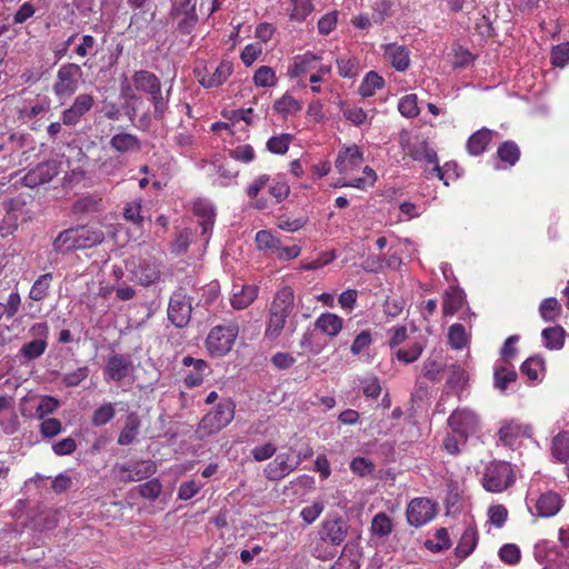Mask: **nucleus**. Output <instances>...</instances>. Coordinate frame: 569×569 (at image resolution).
<instances>
[{
	"label": "nucleus",
	"instance_id": "f257e3e1",
	"mask_svg": "<svg viewBox=\"0 0 569 569\" xmlns=\"http://www.w3.org/2000/svg\"><path fill=\"white\" fill-rule=\"evenodd\" d=\"M121 92L123 97L134 100H141L134 92L148 96L153 107V118L157 120H162L168 111L170 89L163 94L160 79L149 70L134 71L131 83L121 84Z\"/></svg>",
	"mask_w": 569,
	"mask_h": 569
},
{
	"label": "nucleus",
	"instance_id": "f03ea898",
	"mask_svg": "<svg viewBox=\"0 0 569 569\" xmlns=\"http://www.w3.org/2000/svg\"><path fill=\"white\" fill-rule=\"evenodd\" d=\"M399 144L405 156L410 157L415 161L433 164L431 170H425V177L427 179H430L435 174L439 180L443 181L446 186L449 184L445 179V172L448 170L449 163L440 167L437 152L426 140L419 139V137H412L410 132L403 130L399 134Z\"/></svg>",
	"mask_w": 569,
	"mask_h": 569
},
{
	"label": "nucleus",
	"instance_id": "7ed1b4c3",
	"mask_svg": "<svg viewBox=\"0 0 569 569\" xmlns=\"http://www.w3.org/2000/svg\"><path fill=\"white\" fill-rule=\"evenodd\" d=\"M236 413V402L231 398L221 399L210 411H208L197 426V437L208 438L218 433L231 423Z\"/></svg>",
	"mask_w": 569,
	"mask_h": 569
},
{
	"label": "nucleus",
	"instance_id": "20e7f679",
	"mask_svg": "<svg viewBox=\"0 0 569 569\" xmlns=\"http://www.w3.org/2000/svg\"><path fill=\"white\" fill-rule=\"evenodd\" d=\"M516 481L515 471L509 462L490 461L483 471L482 487L492 493H500L510 488Z\"/></svg>",
	"mask_w": 569,
	"mask_h": 569
},
{
	"label": "nucleus",
	"instance_id": "39448f33",
	"mask_svg": "<svg viewBox=\"0 0 569 569\" xmlns=\"http://www.w3.org/2000/svg\"><path fill=\"white\" fill-rule=\"evenodd\" d=\"M239 326L237 322L214 326L207 336L206 348L212 357H223L231 349L238 337Z\"/></svg>",
	"mask_w": 569,
	"mask_h": 569
},
{
	"label": "nucleus",
	"instance_id": "423d86ee",
	"mask_svg": "<svg viewBox=\"0 0 569 569\" xmlns=\"http://www.w3.org/2000/svg\"><path fill=\"white\" fill-rule=\"evenodd\" d=\"M82 74L83 72L79 64L73 62L62 64L57 71L52 86L54 96L60 101L70 99L77 92Z\"/></svg>",
	"mask_w": 569,
	"mask_h": 569
},
{
	"label": "nucleus",
	"instance_id": "0eeeda50",
	"mask_svg": "<svg viewBox=\"0 0 569 569\" xmlns=\"http://www.w3.org/2000/svg\"><path fill=\"white\" fill-rule=\"evenodd\" d=\"M448 427L455 433L460 436L462 440H468L470 436L476 435L480 430V418L471 409L457 408L447 419Z\"/></svg>",
	"mask_w": 569,
	"mask_h": 569
},
{
	"label": "nucleus",
	"instance_id": "6e6552de",
	"mask_svg": "<svg viewBox=\"0 0 569 569\" xmlns=\"http://www.w3.org/2000/svg\"><path fill=\"white\" fill-rule=\"evenodd\" d=\"M29 333L34 337L33 340L24 343L19 355L28 361L40 358L48 348L49 326L47 322H36L29 328Z\"/></svg>",
	"mask_w": 569,
	"mask_h": 569
},
{
	"label": "nucleus",
	"instance_id": "1a4fd4ad",
	"mask_svg": "<svg viewBox=\"0 0 569 569\" xmlns=\"http://www.w3.org/2000/svg\"><path fill=\"white\" fill-rule=\"evenodd\" d=\"M157 471V465L151 460H139L132 463H116L113 472L120 482L141 481L150 478Z\"/></svg>",
	"mask_w": 569,
	"mask_h": 569
},
{
	"label": "nucleus",
	"instance_id": "9d476101",
	"mask_svg": "<svg viewBox=\"0 0 569 569\" xmlns=\"http://www.w3.org/2000/svg\"><path fill=\"white\" fill-rule=\"evenodd\" d=\"M349 525L341 516L327 517L320 525L318 535L322 542L340 546L348 536Z\"/></svg>",
	"mask_w": 569,
	"mask_h": 569
},
{
	"label": "nucleus",
	"instance_id": "9b49d317",
	"mask_svg": "<svg viewBox=\"0 0 569 569\" xmlns=\"http://www.w3.org/2000/svg\"><path fill=\"white\" fill-rule=\"evenodd\" d=\"M437 513V505L428 498H415L407 506L406 516L410 526L422 527L431 521Z\"/></svg>",
	"mask_w": 569,
	"mask_h": 569
},
{
	"label": "nucleus",
	"instance_id": "f8f14e48",
	"mask_svg": "<svg viewBox=\"0 0 569 569\" xmlns=\"http://www.w3.org/2000/svg\"><path fill=\"white\" fill-rule=\"evenodd\" d=\"M233 72V63L229 60H221L213 71L207 66L194 69V76L199 83L206 89L222 86Z\"/></svg>",
	"mask_w": 569,
	"mask_h": 569
},
{
	"label": "nucleus",
	"instance_id": "ddd939ff",
	"mask_svg": "<svg viewBox=\"0 0 569 569\" xmlns=\"http://www.w3.org/2000/svg\"><path fill=\"white\" fill-rule=\"evenodd\" d=\"M191 300L182 291L172 293L168 306V319L177 328L186 327L191 318Z\"/></svg>",
	"mask_w": 569,
	"mask_h": 569
},
{
	"label": "nucleus",
	"instance_id": "4468645a",
	"mask_svg": "<svg viewBox=\"0 0 569 569\" xmlns=\"http://www.w3.org/2000/svg\"><path fill=\"white\" fill-rule=\"evenodd\" d=\"M133 370L132 360L129 355L112 352L106 360L103 379L106 381L121 382Z\"/></svg>",
	"mask_w": 569,
	"mask_h": 569
},
{
	"label": "nucleus",
	"instance_id": "2eb2a0df",
	"mask_svg": "<svg viewBox=\"0 0 569 569\" xmlns=\"http://www.w3.org/2000/svg\"><path fill=\"white\" fill-rule=\"evenodd\" d=\"M94 104V98L90 93H80L76 97L72 104L64 109L61 114L62 123L66 126H76L82 117L87 114Z\"/></svg>",
	"mask_w": 569,
	"mask_h": 569
},
{
	"label": "nucleus",
	"instance_id": "dca6fc26",
	"mask_svg": "<svg viewBox=\"0 0 569 569\" xmlns=\"http://www.w3.org/2000/svg\"><path fill=\"white\" fill-rule=\"evenodd\" d=\"M58 164L56 161H44L30 169L22 178L23 186L36 188L40 184L50 182L58 176Z\"/></svg>",
	"mask_w": 569,
	"mask_h": 569
},
{
	"label": "nucleus",
	"instance_id": "f3484780",
	"mask_svg": "<svg viewBox=\"0 0 569 569\" xmlns=\"http://www.w3.org/2000/svg\"><path fill=\"white\" fill-rule=\"evenodd\" d=\"M362 162V151L357 144H351L339 150L335 166L339 173L348 174L360 168Z\"/></svg>",
	"mask_w": 569,
	"mask_h": 569
},
{
	"label": "nucleus",
	"instance_id": "a211bd4d",
	"mask_svg": "<svg viewBox=\"0 0 569 569\" xmlns=\"http://www.w3.org/2000/svg\"><path fill=\"white\" fill-rule=\"evenodd\" d=\"M530 428L517 420H505L498 430V439L506 447H512L520 438L530 436Z\"/></svg>",
	"mask_w": 569,
	"mask_h": 569
},
{
	"label": "nucleus",
	"instance_id": "6ab92c4d",
	"mask_svg": "<svg viewBox=\"0 0 569 569\" xmlns=\"http://www.w3.org/2000/svg\"><path fill=\"white\" fill-rule=\"evenodd\" d=\"M561 507V497L557 492L547 491L537 498L533 515L541 518H550L556 516Z\"/></svg>",
	"mask_w": 569,
	"mask_h": 569
},
{
	"label": "nucleus",
	"instance_id": "aec40b11",
	"mask_svg": "<svg viewBox=\"0 0 569 569\" xmlns=\"http://www.w3.org/2000/svg\"><path fill=\"white\" fill-rule=\"evenodd\" d=\"M289 453L278 455L271 462L266 466L263 470L266 478L271 481H280L295 469H297L300 460H298L295 466H291L289 463Z\"/></svg>",
	"mask_w": 569,
	"mask_h": 569
},
{
	"label": "nucleus",
	"instance_id": "412c9836",
	"mask_svg": "<svg viewBox=\"0 0 569 569\" xmlns=\"http://www.w3.org/2000/svg\"><path fill=\"white\" fill-rule=\"evenodd\" d=\"M321 60L320 56H317L310 51L293 57L292 62L289 64L287 74L291 79L305 76L309 71L316 69L317 63Z\"/></svg>",
	"mask_w": 569,
	"mask_h": 569
},
{
	"label": "nucleus",
	"instance_id": "4be33fe9",
	"mask_svg": "<svg viewBox=\"0 0 569 569\" xmlns=\"http://www.w3.org/2000/svg\"><path fill=\"white\" fill-rule=\"evenodd\" d=\"M383 56L397 71H406L410 64V54L406 46L387 43L382 46Z\"/></svg>",
	"mask_w": 569,
	"mask_h": 569
},
{
	"label": "nucleus",
	"instance_id": "5701e85b",
	"mask_svg": "<svg viewBox=\"0 0 569 569\" xmlns=\"http://www.w3.org/2000/svg\"><path fill=\"white\" fill-rule=\"evenodd\" d=\"M293 289L289 286L282 287L276 292L269 308V313L282 315L284 318H288L293 309Z\"/></svg>",
	"mask_w": 569,
	"mask_h": 569
},
{
	"label": "nucleus",
	"instance_id": "b1692460",
	"mask_svg": "<svg viewBox=\"0 0 569 569\" xmlns=\"http://www.w3.org/2000/svg\"><path fill=\"white\" fill-rule=\"evenodd\" d=\"M110 148L118 153L140 152L142 144L138 136L129 132H119L109 141Z\"/></svg>",
	"mask_w": 569,
	"mask_h": 569
},
{
	"label": "nucleus",
	"instance_id": "393cba45",
	"mask_svg": "<svg viewBox=\"0 0 569 569\" xmlns=\"http://www.w3.org/2000/svg\"><path fill=\"white\" fill-rule=\"evenodd\" d=\"M193 214L199 218V224L202 229L201 233L207 236L213 228L216 212L212 204L206 200H197L192 207Z\"/></svg>",
	"mask_w": 569,
	"mask_h": 569
},
{
	"label": "nucleus",
	"instance_id": "a878e982",
	"mask_svg": "<svg viewBox=\"0 0 569 569\" xmlns=\"http://www.w3.org/2000/svg\"><path fill=\"white\" fill-rule=\"evenodd\" d=\"M258 296V287L252 284L233 286V293L230 299L231 306L237 310L248 308Z\"/></svg>",
	"mask_w": 569,
	"mask_h": 569
},
{
	"label": "nucleus",
	"instance_id": "bb28decb",
	"mask_svg": "<svg viewBox=\"0 0 569 569\" xmlns=\"http://www.w3.org/2000/svg\"><path fill=\"white\" fill-rule=\"evenodd\" d=\"M72 229L77 236L79 249L92 248L101 243L104 239L103 232L92 227L80 226Z\"/></svg>",
	"mask_w": 569,
	"mask_h": 569
},
{
	"label": "nucleus",
	"instance_id": "cd10ccee",
	"mask_svg": "<svg viewBox=\"0 0 569 569\" xmlns=\"http://www.w3.org/2000/svg\"><path fill=\"white\" fill-rule=\"evenodd\" d=\"M134 276L141 286L148 287L160 279L161 266L157 261H143L138 266Z\"/></svg>",
	"mask_w": 569,
	"mask_h": 569
},
{
	"label": "nucleus",
	"instance_id": "c85d7f7f",
	"mask_svg": "<svg viewBox=\"0 0 569 569\" xmlns=\"http://www.w3.org/2000/svg\"><path fill=\"white\" fill-rule=\"evenodd\" d=\"M493 131L488 128H481L472 133L466 144L467 151L471 156H480L486 150L492 139Z\"/></svg>",
	"mask_w": 569,
	"mask_h": 569
},
{
	"label": "nucleus",
	"instance_id": "c756f323",
	"mask_svg": "<svg viewBox=\"0 0 569 569\" xmlns=\"http://www.w3.org/2000/svg\"><path fill=\"white\" fill-rule=\"evenodd\" d=\"M315 326L322 333L336 337L342 330L343 319L336 313L325 312L317 318Z\"/></svg>",
	"mask_w": 569,
	"mask_h": 569
},
{
	"label": "nucleus",
	"instance_id": "7c9ffc66",
	"mask_svg": "<svg viewBox=\"0 0 569 569\" xmlns=\"http://www.w3.org/2000/svg\"><path fill=\"white\" fill-rule=\"evenodd\" d=\"M141 421L136 412L127 415L124 426L118 437V443L121 446H128L134 441L139 433Z\"/></svg>",
	"mask_w": 569,
	"mask_h": 569
},
{
	"label": "nucleus",
	"instance_id": "2f4dec72",
	"mask_svg": "<svg viewBox=\"0 0 569 569\" xmlns=\"http://www.w3.org/2000/svg\"><path fill=\"white\" fill-rule=\"evenodd\" d=\"M361 555L352 546L346 545L341 555L330 567V569H360Z\"/></svg>",
	"mask_w": 569,
	"mask_h": 569
},
{
	"label": "nucleus",
	"instance_id": "473e14b6",
	"mask_svg": "<svg viewBox=\"0 0 569 569\" xmlns=\"http://www.w3.org/2000/svg\"><path fill=\"white\" fill-rule=\"evenodd\" d=\"M463 303V292L458 289L450 287L446 290L442 300V313L445 317L453 316L461 309Z\"/></svg>",
	"mask_w": 569,
	"mask_h": 569
},
{
	"label": "nucleus",
	"instance_id": "72a5a7b5",
	"mask_svg": "<svg viewBox=\"0 0 569 569\" xmlns=\"http://www.w3.org/2000/svg\"><path fill=\"white\" fill-rule=\"evenodd\" d=\"M551 453L561 463L569 460V430L560 431L553 437Z\"/></svg>",
	"mask_w": 569,
	"mask_h": 569
},
{
	"label": "nucleus",
	"instance_id": "f704fd0d",
	"mask_svg": "<svg viewBox=\"0 0 569 569\" xmlns=\"http://www.w3.org/2000/svg\"><path fill=\"white\" fill-rule=\"evenodd\" d=\"M520 371L528 380L535 382L539 381L545 371V360L539 356L529 357L520 366Z\"/></svg>",
	"mask_w": 569,
	"mask_h": 569
},
{
	"label": "nucleus",
	"instance_id": "c9c22d12",
	"mask_svg": "<svg viewBox=\"0 0 569 569\" xmlns=\"http://www.w3.org/2000/svg\"><path fill=\"white\" fill-rule=\"evenodd\" d=\"M53 249L59 253H68L74 250H80L78 247L77 236L73 229L61 231L53 241Z\"/></svg>",
	"mask_w": 569,
	"mask_h": 569
},
{
	"label": "nucleus",
	"instance_id": "e433bc0d",
	"mask_svg": "<svg viewBox=\"0 0 569 569\" xmlns=\"http://www.w3.org/2000/svg\"><path fill=\"white\" fill-rule=\"evenodd\" d=\"M566 332L562 327L546 328L541 332L543 345L550 350H559L563 347Z\"/></svg>",
	"mask_w": 569,
	"mask_h": 569
},
{
	"label": "nucleus",
	"instance_id": "4c0bfd02",
	"mask_svg": "<svg viewBox=\"0 0 569 569\" xmlns=\"http://www.w3.org/2000/svg\"><path fill=\"white\" fill-rule=\"evenodd\" d=\"M518 375L516 370L506 366H496L493 370L495 387L500 391H506L511 383L517 381Z\"/></svg>",
	"mask_w": 569,
	"mask_h": 569
},
{
	"label": "nucleus",
	"instance_id": "58836bf2",
	"mask_svg": "<svg viewBox=\"0 0 569 569\" xmlns=\"http://www.w3.org/2000/svg\"><path fill=\"white\" fill-rule=\"evenodd\" d=\"M385 87V79L375 71H369L359 86V93L363 98L372 97L377 90Z\"/></svg>",
	"mask_w": 569,
	"mask_h": 569
},
{
	"label": "nucleus",
	"instance_id": "ea45409f",
	"mask_svg": "<svg viewBox=\"0 0 569 569\" xmlns=\"http://www.w3.org/2000/svg\"><path fill=\"white\" fill-rule=\"evenodd\" d=\"M52 273L41 274L32 284L29 291V298L33 301H42L48 297L52 283Z\"/></svg>",
	"mask_w": 569,
	"mask_h": 569
},
{
	"label": "nucleus",
	"instance_id": "a19ab883",
	"mask_svg": "<svg viewBox=\"0 0 569 569\" xmlns=\"http://www.w3.org/2000/svg\"><path fill=\"white\" fill-rule=\"evenodd\" d=\"M338 73L342 78L352 79L359 74L360 63L356 57L345 54L336 60Z\"/></svg>",
	"mask_w": 569,
	"mask_h": 569
},
{
	"label": "nucleus",
	"instance_id": "79ce46f5",
	"mask_svg": "<svg viewBox=\"0 0 569 569\" xmlns=\"http://www.w3.org/2000/svg\"><path fill=\"white\" fill-rule=\"evenodd\" d=\"M477 532L473 529H466L455 549L456 556L460 559L467 558L476 548Z\"/></svg>",
	"mask_w": 569,
	"mask_h": 569
},
{
	"label": "nucleus",
	"instance_id": "37998d69",
	"mask_svg": "<svg viewBox=\"0 0 569 569\" xmlns=\"http://www.w3.org/2000/svg\"><path fill=\"white\" fill-rule=\"evenodd\" d=\"M497 156L502 162L512 167L520 158V149L516 142L508 140L498 147Z\"/></svg>",
	"mask_w": 569,
	"mask_h": 569
},
{
	"label": "nucleus",
	"instance_id": "c03bdc74",
	"mask_svg": "<svg viewBox=\"0 0 569 569\" xmlns=\"http://www.w3.org/2000/svg\"><path fill=\"white\" fill-rule=\"evenodd\" d=\"M102 206V198L98 194H88L79 198L73 203L74 213H88L98 211Z\"/></svg>",
	"mask_w": 569,
	"mask_h": 569
},
{
	"label": "nucleus",
	"instance_id": "a18cd8bd",
	"mask_svg": "<svg viewBox=\"0 0 569 569\" xmlns=\"http://www.w3.org/2000/svg\"><path fill=\"white\" fill-rule=\"evenodd\" d=\"M288 318L282 315L269 313L268 321L264 329V338L273 341L278 339L284 328Z\"/></svg>",
	"mask_w": 569,
	"mask_h": 569
},
{
	"label": "nucleus",
	"instance_id": "49530a36",
	"mask_svg": "<svg viewBox=\"0 0 569 569\" xmlns=\"http://www.w3.org/2000/svg\"><path fill=\"white\" fill-rule=\"evenodd\" d=\"M393 530L391 518L386 512H378L371 521V532L378 537H387Z\"/></svg>",
	"mask_w": 569,
	"mask_h": 569
},
{
	"label": "nucleus",
	"instance_id": "de8ad7c7",
	"mask_svg": "<svg viewBox=\"0 0 569 569\" xmlns=\"http://www.w3.org/2000/svg\"><path fill=\"white\" fill-rule=\"evenodd\" d=\"M561 305L556 298L543 299L539 306V313L545 321L553 322L561 315Z\"/></svg>",
	"mask_w": 569,
	"mask_h": 569
},
{
	"label": "nucleus",
	"instance_id": "09e8293b",
	"mask_svg": "<svg viewBox=\"0 0 569 569\" xmlns=\"http://www.w3.org/2000/svg\"><path fill=\"white\" fill-rule=\"evenodd\" d=\"M253 83L260 88H269L277 84L274 70L269 66L259 67L253 74Z\"/></svg>",
	"mask_w": 569,
	"mask_h": 569
},
{
	"label": "nucleus",
	"instance_id": "8fccbe9b",
	"mask_svg": "<svg viewBox=\"0 0 569 569\" xmlns=\"http://www.w3.org/2000/svg\"><path fill=\"white\" fill-rule=\"evenodd\" d=\"M273 109L282 116H288L300 111L301 104L292 96L286 93L280 99L276 100Z\"/></svg>",
	"mask_w": 569,
	"mask_h": 569
},
{
	"label": "nucleus",
	"instance_id": "3c124183",
	"mask_svg": "<svg viewBox=\"0 0 569 569\" xmlns=\"http://www.w3.org/2000/svg\"><path fill=\"white\" fill-rule=\"evenodd\" d=\"M292 9L289 13V18L292 21H303L313 11V4L311 0H289Z\"/></svg>",
	"mask_w": 569,
	"mask_h": 569
},
{
	"label": "nucleus",
	"instance_id": "603ef678",
	"mask_svg": "<svg viewBox=\"0 0 569 569\" xmlns=\"http://www.w3.org/2000/svg\"><path fill=\"white\" fill-rule=\"evenodd\" d=\"M399 112L406 118H416L420 113L418 97L415 93L403 96L398 103Z\"/></svg>",
	"mask_w": 569,
	"mask_h": 569
},
{
	"label": "nucleus",
	"instance_id": "864d4df0",
	"mask_svg": "<svg viewBox=\"0 0 569 569\" xmlns=\"http://www.w3.org/2000/svg\"><path fill=\"white\" fill-rule=\"evenodd\" d=\"M451 541L449 538L448 530L446 528H439L436 530L435 539L427 540L426 547L432 552H440L449 549Z\"/></svg>",
	"mask_w": 569,
	"mask_h": 569
},
{
	"label": "nucleus",
	"instance_id": "5fc2aeb1",
	"mask_svg": "<svg viewBox=\"0 0 569 569\" xmlns=\"http://www.w3.org/2000/svg\"><path fill=\"white\" fill-rule=\"evenodd\" d=\"M18 228V214L13 209V202L10 201L7 207V213L0 222V236L2 238L8 237L14 232Z\"/></svg>",
	"mask_w": 569,
	"mask_h": 569
},
{
	"label": "nucleus",
	"instance_id": "6e6d98bb",
	"mask_svg": "<svg viewBox=\"0 0 569 569\" xmlns=\"http://www.w3.org/2000/svg\"><path fill=\"white\" fill-rule=\"evenodd\" d=\"M256 244L259 250H269L276 253L280 244V239L269 230H260L256 234Z\"/></svg>",
	"mask_w": 569,
	"mask_h": 569
},
{
	"label": "nucleus",
	"instance_id": "4d7b16f0",
	"mask_svg": "<svg viewBox=\"0 0 569 569\" xmlns=\"http://www.w3.org/2000/svg\"><path fill=\"white\" fill-rule=\"evenodd\" d=\"M142 210V199L137 198L132 201L128 202L123 208V218L127 221L132 222L136 226H141L143 221V217L141 214Z\"/></svg>",
	"mask_w": 569,
	"mask_h": 569
},
{
	"label": "nucleus",
	"instance_id": "13d9d810",
	"mask_svg": "<svg viewBox=\"0 0 569 569\" xmlns=\"http://www.w3.org/2000/svg\"><path fill=\"white\" fill-rule=\"evenodd\" d=\"M372 335L369 329L362 330L359 332L350 347V351L353 356H360L365 353L369 347L372 345Z\"/></svg>",
	"mask_w": 569,
	"mask_h": 569
},
{
	"label": "nucleus",
	"instance_id": "bf43d9fd",
	"mask_svg": "<svg viewBox=\"0 0 569 569\" xmlns=\"http://www.w3.org/2000/svg\"><path fill=\"white\" fill-rule=\"evenodd\" d=\"M292 136L289 133H281L279 136L271 137L267 141V149L276 154H284L290 146Z\"/></svg>",
	"mask_w": 569,
	"mask_h": 569
},
{
	"label": "nucleus",
	"instance_id": "052dcab7",
	"mask_svg": "<svg viewBox=\"0 0 569 569\" xmlns=\"http://www.w3.org/2000/svg\"><path fill=\"white\" fill-rule=\"evenodd\" d=\"M89 367L82 366L73 371L67 372L62 377V383L67 388H74L80 386L89 377Z\"/></svg>",
	"mask_w": 569,
	"mask_h": 569
},
{
	"label": "nucleus",
	"instance_id": "680f3d73",
	"mask_svg": "<svg viewBox=\"0 0 569 569\" xmlns=\"http://www.w3.org/2000/svg\"><path fill=\"white\" fill-rule=\"evenodd\" d=\"M116 410L112 403H104L93 411L91 423L93 426H104L113 419Z\"/></svg>",
	"mask_w": 569,
	"mask_h": 569
},
{
	"label": "nucleus",
	"instance_id": "e2e57ef3",
	"mask_svg": "<svg viewBox=\"0 0 569 569\" xmlns=\"http://www.w3.org/2000/svg\"><path fill=\"white\" fill-rule=\"evenodd\" d=\"M498 555L500 560L509 566L517 565L521 559L520 548L516 543H505Z\"/></svg>",
	"mask_w": 569,
	"mask_h": 569
},
{
	"label": "nucleus",
	"instance_id": "0e129e2a",
	"mask_svg": "<svg viewBox=\"0 0 569 569\" xmlns=\"http://www.w3.org/2000/svg\"><path fill=\"white\" fill-rule=\"evenodd\" d=\"M136 490L142 498L156 500L162 491V485L158 479L153 478L136 487Z\"/></svg>",
	"mask_w": 569,
	"mask_h": 569
},
{
	"label": "nucleus",
	"instance_id": "69168bd1",
	"mask_svg": "<svg viewBox=\"0 0 569 569\" xmlns=\"http://www.w3.org/2000/svg\"><path fill=\"white\" fill-rule=\"evenodd\" d=\"M448 339L450 346L456 349H462L467 345L466 329L461 323H453L449 328Z\"/></svg>",
	"mask_w": 569,
	"mask_h": 569
},
{
	"label": "nucleus",
	"instance_id": "338daca9",
	"mask_svg": "<svg viewBox=\"0 0 569 569\" xmlns=\"http://www.w3.org/2000/svg\"><path fill=\"white\" fill-rule=\"evenodd\" d=\"M467 440H462L460 436L452 430L448 432L442 440V449L450 456H458L461 452L460 446L466 445Z\"/></svg>",
	"mask_w": 569,
	"mask_h": 569
},
{
	"label": "nucleus",
	"instance_id": "774afa93",
	"mask_svg": "<svg viewBox=\"0 0 569 569\" xmlns=\"http://www.w3.org/2000/svg\"><path fill=\"white\" fill-rule=\"evenodd\" d=\"M550 61L555 67H565L569 63V42L560 43L552 48Z\"/></svg>",
	"mask_w": 569,
	"mask_h": 569
}]
</instances>
